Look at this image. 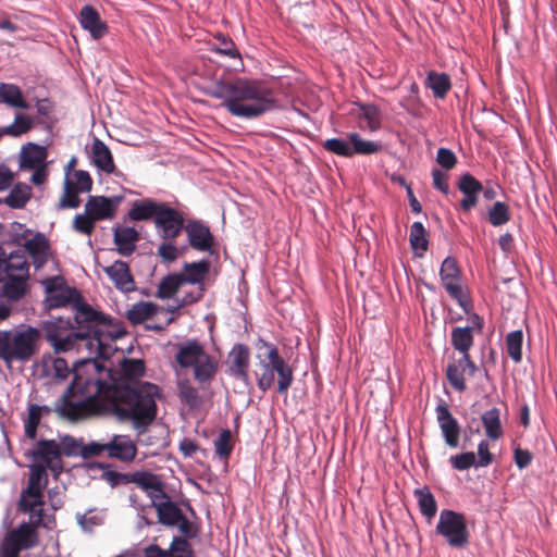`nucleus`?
Masks as SVG:
<instances>
[{"label": "nucleus", "instance_id": "obj_33", "mask_svg": "<svg viewBox=\"0 0 557 557\" xmlns=\"http://www.w3.org/2000/svg\"><path fill=\"white\" fill-rule=\"evenodd\" d=\"M426 88L431 89L434 97L445 99L451 89V81L448 74L429 71L424 81Z\"/></svg>", "mask_w": 557, "mask_h": 557}, {"label": "nucleus", "instance_id": "obj_18", "mask_svg": "<svg viewBox=\"0 0 557 557\" xmlns=\"http://www.w3.org/2000/svg\"><path fill=\"white\" fill-rule=\"evenodd\" d=\"M122 199V196L111 198L106 196H90L85 203V210L89 212L96 221L112 220L116 214Z\"/></svg>", "mask_w": 557, "mask_h": 557}, {"label": "nucleus", "instance_id": "obj_3", "mask_svg": "<svg viewBox=\"0 0 557 557\" xmlns=\"http://www.w3.org/2000/svg\"><path fill=\"white\" fill-rule=\"evenodd\" d=\"M208 95L223 100L222 106L232 115L242 119H257L277 107L272 89L259 81L236 78L218 82L208 90Z\"/></svg>", "mask_w": 557, "mask_h": 557}, {"label": "nucleus", "instance_id": "obj_9", "mask_svg": "<svg viewBox=\"0 0 557 557\" xmlns=\"http://www.w3.org/2000/svg\"><path fill=\"white\" fill-rule=\"evenodd\" d=\"M262 347L267 348L265 359L259 362L260 373H256L257 385L262 392H267L274 383V373L278 375L277 393L286 394L294 381L293 370L280 356L278 349L273 344L262 342Z\"/></svg>", "mask_w": 557, "mask_h": 557}, {"label": "nucleus", "instance_id": "obj_21", "mask_svg": "<svg viewBox=\"0 0 557 557\" xmlns=\"http://www.w3.org/2000/svg\"><path fill=\"white\" fill-rule=\"evenodd\" d=\"M123 479H129L131 483H135L138 487L146 491L150 497L151 503L158 502V499L166 498L163 482L160 478L153 473L146 471H136L131 475H121Z\"/></svg>", "mask_w": 557, "mask_h": 557}, {"label": "nucleus", "instance_id": "obj_25", "mask_svg": "<svg viewBox=\"0 0 557 557\" xmlns=\"http://www.w3.org/2000/svg\"><path fill=\"white\" fill-rule=\"evenodd\" d=\"M162 205L163 202L157 201L152 198L134 200L126 216L128 220L134 222H143L149 220H152L154 222L156 216L158 215Z\"/></svg>", "mask_w": 557, "mask_h": 557}, {"label": "nucleus", "instance_id": "obj_35", "mask_svg": "<svg viewBox=\"0 0 557 557\" xmlns=\"http://www.w3.org/2000/svg\"><path fill=\"white\" fill-rule=\"evenodd\" d=\"M494 461V455H453L450 463L457 470H467L471 467H487Z\"/></svg>", "mask_w": 557, "mask_h": 557}, {"label": "nucleus", "instance_id": "obj_50", "mask_svg": "<svg viewBox=\"0 0 557 557\" xmlns=\"http://www.w3.org/2000/svg\"><path fill=\"white\" fill-rule=\"evenodd\" d=\"M27 411V418L24 420L25 435L30 440H35L37 429L41 420V416L39 414V405L30 404Z\"/></svg>", "mask_w": 557, "mask_h": 557}, {"label": "nucleus", "instance_id": "obj_23", "mask_svg": "<svg viewBox=\"0 0 557 557\" xmlns=\"http://www.w3.org/2000/svg\"><path fill=\"white\" fill-rule=\"evenodd\" d=\"M435 412L446 443L451 448L457 447L460 428L457 420L450 413L448 406L443 401L436 406Z\"/></svg>", "mask_w": 557, "mask_h": 557}, {"label": "nucleus", "instance_id": "obj_8", "mask_svg": "<svg viewBox=\"0 0 557 557\" xmlns=\"http://www.w3.org/2000/svg\"><path fill=\"white\" fill-rule=\"evenodd\" d=\"M40 332L28 326L22 331H0V359L7 364L27 362L39 350Z\"/></svg>", "mask_w": 557, "mask_h": 557}, {"label": "nucleus", "instance_id": "obj_61", "mask_svg": "<svg viewBox=\"0 0 557 557\" xmlns=\"http://www.w3.org/2000/svg\"><path fill=\"white\" fill-rule=\"evenodd\" d=\"M75 187L81 193H88L92 188V180L87 171L77 170L73 173Z\"/></svg>", "mask_w": 557, "mask_h": 557}, {"label": "nucleus", "instance_id": "obj_42", "mask_svg": "<svg viewBox=\"0 0 557 557\" xmlns=\"http://www.w3.org/2000/svg\"><path fill=\"white\" fill-rule=\"evenodd\" d=\"M409 243L413 251H421L419 256L428 250V232L421 222H413L410 226Z\"/></svg>", "mask_w": 557, "mask_h": 557}, {"label": "nucleus", "instance_id": "obj_32", "mask_svg": "<svg viewBox=\"0 0 557 557\" xmlns=\"http://www.w3.org/2000/svg\"><path fill=\"white\" fill-rule=\"evenodd\" d=\"M352 113L359 119V126L370 131H376L381 126V114L376 106L357 104Z\"/></svg>", "mask_w": 557, "mask_h": 557}, {"label": "nucleus", "instance_id": "obj_12", "mask_svg": "<svg viewBox=\"0 0 557 557\" xmlns=\"http://www.w3.org/2000/svg\"><path fill=\"white\" fill-rule=\"evenodd\" d=\"M440 276L442 285L448 295L468 313L471 304L467 289L460 284L461 270L456 258L449 256L444 259L441 265Z\"/></svg>", "mask_w": 557, "mask_h": 557}, {"label": "nucleus", "instance_id": "obj_10", "mask_svg": "<svg viewBox=\"0 0 557 557\" xmlns=\"http://www.w3.org/2000/svg\"><path fill=\"white\" fill-rule=\"evenodd\" d=\"M210 261L201 259L194 262H184L178 277L184 285H194L195 288L184 293L175 309L184 308L200 301L206 293L205 281L210 271Z\"/></svg>", "mask_w": 557, "mask_h": 557}, {"label": "nucleus", "instance_id": "obj_44", "mask_svg": "<svg viewBox=\"0 0 557 557\" xmlns=\"http://www.w3.org/2000/svg\"><path fill=\"white\" fill-rule=\"evenodd\" d=\"M79 193L81 191L75 187L74 182H72L70 180H65L64 190H63L62 196L59 199L57 209L58 210H63V209H67V208L75 209V208L79 207V205H81V199L78 197Z\"/></svg>", "mask_w": 557, "mask_h": 557}, {"label": "nucleus", "instance_id": "obj_14", "mask_svg": "<svg viewBox=\"0 0 557 557\" xmlns=\"http://www.w3.org/2000/svg\"><path fill=\"white\" fill-rule=\"evenodd\" d=\"M153 224L161 239H176L185 228L184 213L163 202Z\"/></svg>", "mask_w": 557, "mask_h": 557}, {"label": "nucleus", "instance_id": "obj_26", "mask_svg": "<svg viewBox=\"0 0 557 557\" xmlns=\"http://www.w3.org/2000/svg\"><path fill=\"white\" fill-rule=\"evenodd\" d=\"M48 483L47 470L45 466L36 458L34 463L30 465V475L28 479L27 487L22 491L21 496H28L30 498H44L42 490Z\"/></svg>", "mask_w": 557, "mask_h": 557}, {"label": "nucleus", "instance_id": "obj_46", "mask_svg": "<svg viewBox=\"0 0 557 557\" xmlns=\"http://www.w3.org/2000/svg\"><path fill=\"white\" fill-rule=\"evenodd\" d=\"M33 119L26 114L17 113L12 124L3 127L8 136L20 137L33 128Z\"/></svg>", "mask_w": 557, "mask_h": 557}, {"label": "nucleus", "instance_id": "obj_38", "mask_svg": "<svg viewBox=\"0 0 557 557\" xmlns=\"http://www.w3.org/2000/svg\"><path fill=\"white\" fill-rule=\"evenodd\" d=\"M413 494L418 500L420 512L426 518L428 522H431L437 511V503L434 495L426 486L414 490Z\"/></svg>", "mask_w": 557, "mask_h": 557}, {"label": "nucleus", "instance_id": "obj_55", "mask_svg": "<svg viewBox=\"0 0 557 557\" xmlns=\"http://www.w3.org/2000/svg\"><path fill=\"white\" fill-rule=\"evenodd\" d=\"M215 39L218 40L216 47L213 49L220 54L230 57V58H239L240 53L236 48L234 41L222 34H219Z\"/></svg>", "mask_w": 557, "mask_h": 557}, {"label": "nucleus", "instance_id": "obj_37", "mask_svg": "<svg viewBox=\"0 0 557 557\" xmlns=\"http://www.w3.org/2000/svg\"><path fill=\"white\" fill-rule=\"evenodd\" d=\"M44 498H30L28 496H21L18 502V508L22 512L29 513L30 525H34L35 530L42 523L44 519Z\"/></svg>", "mask_w": 557, "mask_h": 557}, {"label": "nucleus", "instance_id": "obj_2", "mask_svg": "<svg viewBox=\"0 0 557 557\" xmlns=\"http://www.w3.org/2000/svg\"><path fill=\"white\" fill-rule=\"evenodd\" d=\"M86 324H77L74 331L70 319L57 318L44 322L42 331L55 354L86 350L96 357H106L107 341L115 337L110 330L112 319L106 317V321L99 325Z\"/></svg>", "mask_w": 557, "mask_h": 557}, {"label": "nucleus", "instance_id": "obj_63", "mask_svg": "<svg viewBox=\"0 0 557 557\" xmlns=\"http://www.w3.org/2000/svg\"><path fill=\"white\" fill-rule=\"evenodd\" d=\"M14 173L4 164H0V191L10 188L14 182Z\"/></svg>", "mask_w": 557, "mask_h": 557}, {"label": "nucleus", "instance_id": "obj_64", "mask_svg": "<svg viewBox=\"0 0 557 557\" xmlns=\"http://www.w3.org/2000/svg\"><path fill=\"white\" fill-rule=\"evenodd\" d=\"M32 170L34 171V173L32 175L30 181L34 185L38 186V185L44 184L47 181V177H48V165L47 164L32 169Z\"/></svg>", "mask_w": 557, "mask_h": 557}, {"label": "nucleus", "instance_id": "obj_57", "mask_svg": "<svg viewBox=\"0 0 557 557\" xmlns=\"http://www.w3.org/2000/svg\"><path fill=\"white\" fill-rule=\"evenodd\" d=\"M45 466L46 470H50L54 476L63 471L62 455H33Z\"/></svg>", "mask_w": 557, "mask_h": 557}, {"label": "nucleus", "instance_id": "obj_22", "mask_svg": "<svg viewBox=\"0 0 557 557\" xmlns=\"http://www.w3.org/2000/svg\"><path fill=\"white\" fill-rule=\"evenodd\" d=\"M103 271L111 278L115 288L122 293L127 294L136 289L135 280L125 261L116 260L113 264L106 267Z\"/></svg>", "mask_w": 557, "mask_h": 557}, {"label": "nucleus", "instance_id": "obj_29", "mask_svg": "<svg viewBox=\"0 0 557 557\" xmlns=\"http://www.w3.org/2000/svg\"><path fill=\"white\" fill-rule=\"evenodd\" d=\"M24 247L23 251L30 256L36 268H41L48 261L50 245L44 234L37 233L25 242Z\"/></svg>", "mask_w": 557, "mask_h": 557}, {"label": "nucleus", "instance_id": "obj_7", "mask_svg": "<svg viewBox=\"0 0 557 557\" xmlns=\"http://www.w3.org/2000/svg\"><path fill=\"white\" fill-rule=\"evenodd\" d=\"M136 453L133 441L125 435H116L107 444L90 443L86 445L72 436H65L60 443L55 441H40L36 449L29 453Z\"/></svg>", "mask_w": 557, "mask_h": 557}, {"label": "nucleus", "instance_id": "obj_45", "mask_svg": "<svg viewBox=\"0 0 557 557\" xmlns=\"http://www.w3.org/2000/svg\"><path fill=\"white\" fill-rule=\"evenodd\" d=\"M156 311V306L152 302H137L132 306L127 311V319L133 324H140L150 319Z\"/></svg>", "mask_w": 557, "mask_h": 557}, {"label": "nucleus", "instance_id": "obj_4", "mask_svg": "<svg viewBox=\"0 0 557 557\" xmlns=\"http://www.w3.org/2000/svg\"><path fill=\"white\" fill-rule=\"evenodd\" d=\"M44 284L45 306L48 310L71 306L75 310L76 324L94 323V325H99L106 321L107 315L85 302L81 293L75 287L66 286L61 276L47 278Z\"/></svg>", "mask_w": 557, "mask_h": 557}, {"label": "nucleus", "instance_id": "obj_31", "mask_svg": "<svg viewBox=\"0 0 557 557\" xmlns=\"http://www.w3.org/2000/svg\"><path fill=\"white\" fill-rule=\"evenodd\" d=\"M151 504L156 508L158 519L161 524L174 527L180 522L183 512L168 495L166 498L158 499V502H152Z\"/></svg>", "mask_w": 557, "mask_h": 557}, {"label": "nucleus", "instance_id": "obj_56", "mask_svg": "<svg viewBox=\"0 0 557 557\" xmlns=\"http://www.w3.org/2000/svg\"><path fill=\"white\" fill-rule=\"evenodd\" d=\"M458 189L462 194L481 193L483 190V185L472 174L465 173L458 181Z\"/></svg>", "mask_w": 557, "mask_h": 557}, {"label": "nucleus", "instance_id": "obj_28", "mask_svg": "<svg viewBox=\"0 0 557 557\" xmlns=\"http://www.w3.org/2000/svg\"><path fill=\"white\" fill-rule=\"evenodd\" d=\"M139 238V233L134 227L115 226L113 228V239L117 246V252L124 257H128L135 251Z\"/></svg>", "mask_w": 557, "mask_h": 557}, {"label": "nucleus", "instance_id": "obj_19", "mask_svg": "<svg viewBox=\"0 0 557 557\" xmlns=\"http://www.w3.org/2000/svg\"><path fill=\"white\" fill-rule=\"evenodd\" d=\"M478 371L476 364L470 356H461L460 359L450 362L446 369V377L450 385L458 392L467 388L465 374L473 376Z\"/></svg>", "mask_w": 557, "mask_h": 557}, {"label": "nucleus", "instance_id": "obj_16", "mask_svg": "<svg viewBox=\"0 0 557 557\" xmlns=\"http://www.w3.org/2000/svg\"><path fill=\"white\" fill-rule=\"evenodd\" d=\"M482 428L486 440H483L478 445L479 454L490 453L488 442H497L503 435V425L500 421V410L493 407L481 414Z\"/></svg>", "mask_w": 557, "mask_h": 557}, {"label": "nucleus", "instance_id": "obj_13", "mask_svg": "<svg viewBox=\"0 0 557 557\" xmlns=\"http://www.w3.org/2000/svg\"><path fill=\"white\" fill-rule=\"evenodd\" d=\"M42 375L52 377L57 381H64L69 377L71 372H73V379L75 377V370L77 368L81 369V374L84 379H95L94 376H87L84 374V370L86 368H92L95 372L100 370L99 363L95 360V358L88 357L75 363L74 368L71 370L69 368L67 361L61 357H51L45 356L42 357Z\"/></svg>", "mask_w": 557, "mask_h": 557}, {"label": "nucleus", "instance_id": "obj_39", "mask_svg": "<svg viewBox=\"0 0 557 557\" xmlns=\"http://www.w3.org/2000/svg\"><path fill=\"white\" fill-rule=\"evenodd\" d=\"M32 196V188L26 185L18 183L14 185L8 196H5L0 202L5 203L12 209H22L26 206Z\"/></svg>", "mask_w": 557, "mask_h": 557}, {"label": "nucleus", "instance_id": "obj_36", "mask_svg": "<svg viewBox=\"0 0 557 557\" xmlns=\"http://www.w3.org/2000/svg\"><path fill=\"white\" fill-rule=\"evenodd\" d=\"M450 342L455 350L459 351L461 356H470L469 350L474 343L472 327H454L450 334Z\"/></svg>", "mask_w": 557, "mask_h": 557}, {"label": "nucleus", "instance_id": "obj_5", "mask_svg": "<svg viewBox=\"0 0 557 557\" xmlns=\"http://www.w3.org/2000/svg\"><path fill=\"white\" fill-rule=\"evenodd\" d=\"M29 263L24 251L7 253L0 246V294L11 301L22 299L27 293Z\"/></svg>", "mask_w": 557, "mask_h": 557}, {"label": "nucleus", "instance_id": "obj_40", "mask_svg": "<svg viewBox=\"0 0 557 557\" xmlns=\"http://www.w3.org/2000/svg\"><path fill=\"white\" fill-rule=\"evenodd\" d=\"M183 287V284L176 272L166 274L161 278L157 286L156 297L159 299L173 298Z\"/></svg>", "mask_w": 557, "mask_h": 557}, {"label": "nucleus", "instance_id": "obj_47", "mask_svg": "<svg viewBox=\"0 0 557 557\" xmlns=\"http://www.w3.org/2000/svg\"><path fill=\"white\" fill-rule=\"evenodd\" d=\"M523 333L521 330L512 331L506 336V348L508 356L519 363L522 360Z\"/></svg>", "mask_w": 557, "mask_h": 557}, {"label": "nucleus", "instance_id": "obj_27", "mask_svg": "<svg viewBox=\"0 0 557 557\" xmlns=\"http://www.w3.org/2000/svg\"><path fill=\"white\" fill-rule=\"evenodd\" d=\"M48 150L44 146L27 143L20 153V166L23 170H32L47 164Z\"/></svg>", "mask_w": 557, "mask_h": 557}, {"label": "nucleus", "instance_id": "obj_24", "mask_svg": "<svg viewBox=\"0 0 557 557\" xmlns=\"http://www.w3.org/2000/svg\"><path fill=\"white\" fill-rule=\"evenodd\" d=\"M79 23L84 29L89 32L94 39H100L109 32L107 23L101 20L98 11L91 5L82 8L79 12Z\"/></svg>", "mask_w": 557, "mask_h": 557}, {"label": "nucleus", "instance_id": "obj_15", "mask_svg": "<svg viewBox=\"0 0 557 557\" xmlns=\"http://www.w3.org/2000/svg\"><path fill=\"white\" fill-rule=\"evenodd\" d=\"M37 542L38 534L34 525L24 522L5 535L0 552L20 554L23 549L34 547Z\"/></svg>", "mask_w": 557, "mask_h": 557}, {"label": "nucleus", "instance_id": "obj_53", "mask_svg": "<svg viewBox=\"0 0 557 557\" xmlns=\"http://www.w3.org/2000/svg\"><path fill=\"white\" fill-rule=\"evenodd\" d=\"M323 148L326 151L337 154L339 157H345V158L351 157L350 143H347L346 140H344L342 138L326 139L323 143Z\"/></svg>", "mask_w": 557, "mask_h": 557}, {"label": "nucleus", "instance_id": "obj_60", "mask_svg": "<svg viewBox=\"0 0 557 557\" xmlns=\"http://www.w3.org/2000/svg\"><path fill=\"white\" fill-rule=\"evenodd\" d=\"M180 532L183 534V539H194L199 533V525L189 521L184 515L181 516L180 522L175 524Z\"/></svg>", "mask_w": 557, "mask_h": 557}, {"label": "nucleus", "instance_id": "obj_51", "mask_svg": "<svg viewBox=\"0 0 557 557\" xmlns=\"http://www.w3.org/2000/svg\"><path fill=\"white\" fill-rule=\"evenodd\" d=\"M120 367L125 379H137L145 374V362L141 359L124 358Z\"/></svg>", "mask_w": 557, "mask_h": 557}, {"label": "nucleus", "instance_id": "obj_49", "mask_svg": "<svg viewBox=\"0 0 557 557\" xmlns=\"http://www.w3.org/2000/svg\"><path fill=\"white\" fill-rule=\"evenodd\" d=\"M157 252L162 262L173 263L182 256L183 250L175 245V239H162Z\"/></svg>", "mask_w": 557, "mask_h": 557}, {"label": "nucleus", "instance_id": "obj_17", "mask_svg": "<svg viewBox=\"0 0 557 557\" xmlns=\"http://www.w3.org/2000/svg\"><path fill=\"white\" fill-rule=\"evenodd\" d=\"M250 363V350L244 344H235L227 356L228 371L232 376L246 385L250 384L248 373Z\"/></svg>", "mask_w": 557, "mask_h": 557}, {"label": "nucleus", "instance_id": "obj_43", "mask_svg": "<svg viewBox=\"0 0 557 557\" xmlns=\"http://www.w3.org/2000/svg\"><path fill=\"white\" fill-rule=\"evenodd\" d=\"M178 396L181 401L190 409L199 408L202 404L198 389L188 380L178 383Z\"/></svg>", "mask_w": 557, "mask_h": 557}, {"label": "nucleus", "instance_id": "obj_20", "mask_svg": "<svg viewBox=\"0 0 557 557\" xmlns=\"http://www.w3.org/2000/svg\"><path fill=\"white\" fill-rule=\"evenodd\" d=\"M187 234L188 243L191 248L198 251H208L214 245V237L202 221L193 220L185 223L183 230Z\"/></svg>", "mask_w": 557, "mask_h": 557}, {"label": "nucleus", "instance_id": "obj_6", "mask_svg": "<svg viewBox=\"0 0 557 557\" xmlns=\"http://www.w3.org/2000/svg\"><path fill=\"white\" fill-rule=\"evenodd\" d=\"M175 361L182 369H191L195 381L200 385L210 384L219 369L216 358L207 352L197 339L177 344Z\"/></svg>", "mask_w": 557, "mask_h": 557}, {"label": "nucleus", "instance_id": "obj_54", "mask_svg": "<svg viewBox=\"0 0 557 557\" xmlns=\"http://www.w3.org/2000/svg\"><path fill=\"white\" fill-rule=\"evenodd\" d=\"M171 557H195L191 544L181 536H175L170 545Z\"/></svg>", "mask_w": 557, "mask_h": 557}, {"label": "nucleus", "instance_id": "obj_62", "mask_svg": "<svg viewBox=\"0 0 557 557\" xmlns=\"http://www.w3.org/2000/svg\"><path fill=\"white\" fill-rule=\"evenodd\" d=\"M433 186L447 195L449 193V185L447 182V175L438 169L432 171Z\"/></svg>", "mask_w": 557, "mask_h": 557}, {"label": "nucleus", "instance_id": "obj_11", "mask_svg": "<svg viewBox=\"0 0 557 557\" xmlns=\"http://www.w3.org/2000/svg\"><path fill=\"white\" fill-rule=\"evenodd\" d=\"M436 533L446 539L451 547L460 548L469 543V532L462 513L443 509L436 525Z\"/></svg>", "mask_w": 557, "mask_h": 557}, {"label": "nucleus", "instance_id": "obj_34", "mask_svg": "<svg viewBox=\"0 0 557 557\" xmlns=\"http://www.w3.org/2000/svg\"><path fill=\"white\" fill-rule=\"evenodd\" d=\"M0 101L11 108L28 109L29 104L24 99L23 92L17 85L0 83Z\"/></svg>", "mask_w": 557, "mask_h": 557}, {"label": "nucleus", "instance_id": "obj_48", "mask_svg": "<svg viewBox=\"0 0 557 557\" xmlns=\"http://www.w3.org/2000/svg\"><path fill=\"white\" fill-rule=\"evenodd\" d=\"M510 210L508 205L496 201L488 209L487 220L493 226H502L510 221Z\"/></svg>", "mask_w": 557, "mask_h": 557}, {"label": "nucleus", "instance_id": "obj_30", "mask_svg": "<svg viewBox=\"0 0 557 557\" xmlns=\"http://www.w3.org/2000/svg\"><path fill=\"white\" fill-rule=\"evenodd\" d=\"M91 160L94 164L108 174L115 173V164L109 147L99 138H95L91 145Z\"/></svg>", "mask_w": 557, "mask_h": 557}, {"label": "nucleus", "instance_id": "obj_58", "mask_svg": "<svg viewBox=\"0 0 557 557\" xmlns=\"http://www.w3.org/2000/svg\"><path fill=\"white\" fill-rule=\"evenodd\" d=\"M215 453H231L233 450V435L230 430H222L213 441Z\"/></svg>", "mask_w": 557, "mask_h": 557}, {"label": "nucleus", "instance_id": "obj_41", "mask_svg": "<svg viewBox=\"0 0 557 557\" xmlns=\"http://www.w3.org/2000/svg\"><path fill=\"white\" fill-rule=\"evenodd\" d=\"M347 137L350 143L351 157L354 154H374L377 153L382 148L381 144L366 140L356 132L349 133Z\"/></svg>", "mask_w": 557, "mask_h": 557}, {"label": "nucleus", "instance_id": "obj_59", "mask_svg": "<svg viewBox=\"0 0 557 557\" xmlns=\"http://www.w3.org/2000/svg\"><path fill=\"white\" fill-rule=\"evenodd\" d=\"M436 162L446 170H451L457 164V157L453 150L441 147L436 152Z\"/></svg>", "mask_w": 557, "mask_h": 557}, {"label": "nucleus", "instance_id": "obj_52", "mask_svg": "<svg viewBox=\"0 0 557 557\" xmlns=\"http://www.w3.org/2000/svg\"><path fill=\"white\" fill-rule=\"evenodd\" d=\"M96 220H94L92 215L89 212H84L76 214L73 220V228L77 233L83 235L90 236L96 227Z\"/></svg>", "mask_w": 557, "mask_h": 557}, {"label": "nucleus", "instance_id": "obj_1", "mask_svg": "<svg viewBox=\"0 0 557 557\" xmlns=\"http://www.w3.org/2000/svg\"><path fill=\"white\" fill-rule=\"evenodd\" d=\"M159 396L160 388L156 384H108L100 379H84L77 368L74 381L63 392L54 411L70 421L112 414L136 429H145L157 417Z\"/></svg>", "mask_w": 557, "mask_h": 557}]
</instances>
